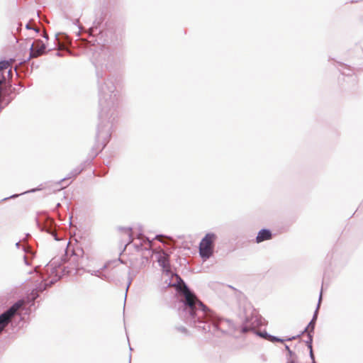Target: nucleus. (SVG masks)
Instances as JSON below:
<instances>
[{
    "label": "nucleus",
    "instance_id": "obj_8",
    "mask_svg": "<svg viewBox=\"0 0 363 363\" xmlns=\"http://www.w3.org/2000/svg\"><path fill=\"white\" fill-rule=\"evenodd\" d=\"M120 233H121V236H123V235H127L128 236V238H127V240H126L128 244L132 242L133 239L132 238V230H131L130 228L121 229L120 230Z\"/></svg>",
    "mask_w": 363,
    "mask_h": 363
},
{
    "label": "nucleus",
    "instance_id": "obj_7",
    "mask_svg": "<svg viewBox=\"0 0 363 363\" xmlns=\"http://www.w3.org/2000/svg\"><path fill=\"white\" fill-rule=\"evenodd\" d=\"M272 238V233L269 230H261L256 238L257 242L259 243L264 240H268Z\"/></svg>",
    "mask_w": 363,
    "mask_h": 363
},
{
    "label": "nucleus",
    "instance_id": "obj_6",
    "mask_svg": "<svg viewBox=\"0 0 363 363\" xmlns=\"http://www.w3.org/2000/svg\"><path fill=\"white\" fill-rule=\"evenodd\" d=\"M314 320H311L310 323L308 325L307 328L305 329V331L303 333V335L305 334L307 335V338L305 340L306 345H308V349L310 350V354L312 357H313V350H312V341L313 337L311 333L314 330Z\"/></svg>",
    "mask_w": 363,
    "mask_h": 363
},
{
    "label": "nucleus",
    "instance_id": "obj_1",
    "mask_svg": "<svg viewBox=\"0 0 363 363\" xmlns=\"http://www.w3.org/2000/svg\"><path fill=\"white\" fill-rule=\"evenodd\" d=\"M180 289L184 296L185 304L189 308L190 315L194 318L198 317V320L201 321L205 315L206 307L197 299L196 296L190 291L186 285H184Z\"/></svg>",
    "mask_w": 363,
    "mask_h": 363
},
{
    "label": "nucleus",
    "instance_id": "obj_14",
    "mask_svg": "<svg viewBox=\"0 0 363 363\" xmlns=\"http://www.w3.org/2000/svg\"><path fill=\"white\" fill-rule=\"evenodd\" d=\"M26 28H27L28 29L31 28V27L30 26V25H29V24H27V25H26Z\"/></svg>",
    "mask_w": 363,
    "mask_h": 363
},
{
    "label": "nucleus",
    "instance_id": "obj_10",
    "mask_svg": "<svg viewBox=\"0 0 363 363\" xmlns=\"http://www.w3.org/2000/svg\"><path fill=\"white\" fill-rule=\"evenodd\" d=\"M289 358L288 359L287 363H295V360L294 359V353L290 350L289 352Z\"/></svg>",
    "mask_w": 363,
    "mask_h": 363
},
{
    "label": "nucleus",
    "instance_id": "obj_9",
    "mask_svg": "<svg viewBox=\"0 0 363 363\" xmlns=\"http://www.w3.org/2000/svg\"><path fill=\"white\" fill-rule=\"evenodd\" d=\"M13 62V60L10 61H1L0 62V71L10 68Z\"/></svg>",
    "mask_w": 363,
    "mask_h": 363
},
{
    "label": "nucleus",
    "instance_id": "obj_5",
    "mask_svg": "<svg viewBox=\"0 0 363 363\" xmlns=\"http://www.w3.org/2000/svg\"><path fill=\"white\" fill-rule=\"evenodd\" d=\"M45 45L41 40H36L32 44L30 52V57L35 58L45 53Z\"/></svg>",
    "mask_w": 363,
    "mask_h": 363
},
{
    "label": "nucleus",
    "instance_id": "obj_13",
    "mask_svg": "<svg viewBox=\"0 0 363 363\" xmlns=\"http://www.w3.org/2000/svg\"><path fill=\"white\" fill-rule=\"evenodd\" d=\"M285 348H286V350L288 352L291 350H290V348H289V346H287V345H286V346H285Z\"/></svg>",
    "mask_w": 363,
    "mask_h": 363
},
{
    "label": "nucleus",
    "instance_id": "obj_15",
    "mask_svg": "<svg viewBox=\"0 0 363 363\" xmlns=\"http://www.w3.org/2000/svg\"><path fill=\"white\" fill-rule=\"evenodd\" d=\"M11 69H9V74H11Z\"/></svg>",
    "mask_w": 363,
    "mask_h": 363
},
{
    "label": "nucleus",
    "instance_id": "obj_12",
    "mask_svg": "<svg viewBox=\"0 0 363 363\" xmlns=\"http://www.w3.org/2000/svg\"><path fill=\"white\" fill-rule=\"evenodd\" d=\"M177 330L182 333H184V334H187L188 333V330L186 328L184 327V326H180L179 328H177Z\"/></svg>",
    "mask_w": 363,
    "mask_h": 363
},
{
    "label": "nucleus",
    "instance_id": "obj_2",
    "mask_svg": "<svg viewBox=\"0 0 363 363\" xmlns=\"http://www.w3.org/2000/svg\"><path fill=\"white\" fill-rule=\"evenodd\" d=\"M216 238V234L210 233L201 240L199 244V254L203 259H208L213 255Z\"/></svg>",
    "mask_w": 363,
    "mask_h": 363
},
{
    "label": "nucleus",
    "instance_id": "obj_3",
    "mask_svg": "<svg viewBox=\"0 0 363 363\" xmlns=\"http://www.w3.org/2000/svg\"><path fill=\"white\" fill-rule=\"evenodd\" d=\"M247 311L250 313V315L246 316V323L249 324L250 328H256L264 324V320L257 311L252 307H249Z\"/></svg>",
    "mask_w": 363,
    "mask_h": 363
},
{
    "label": "nucleus",
    "instance_id": "obj_4",
    "mask_svg": "<svg viewBox=\"0 0 363 363\" xmlns=\"http://www.w3.org/2000/svg\"><path fill=\"white\" fill-rule=\"evenodd\" d=\"M21 303H16L9 310L0 315V333L4 328L9 323L11 318L15 315L17 311L21 308Z\"/></svg>",
    "mask_w": 363,
    "mask_h": 363
},
{
    "label": "nucleus",
    "instance_id": "obj_11",
    "mask_svg": "<svg viewBox=\"0 0 363 363\" xmlns=\"http://www.w3.org/2000/svg\"><path fill=\"white\" fill-rule=\"evenodd\" d=\"M268 339L273 342H283L284 341V340H283V339H280V338H278V337H276L274 336H269Z\"/></svg>",
    "mask_w": 363,
    "mask_h": 363
}]
</instances>
